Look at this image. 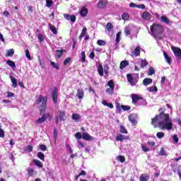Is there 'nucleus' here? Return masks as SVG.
<instances>
[{
  "label": "nucleus",
  "mask_w": 181,
  "mask_h": 181,
  "mask_svg": "<svg viewBox=\"0 0 181 181\" xmlns=\"http://www.w3.org/2000/svg\"><path fill=\"white\" fill-rule=\"evenodd\" d=\"M70 62H71V58L70 57L66 58L64 61V66H67V64H69Z\"/></svg>",
  "instance_id": "54"
},
{
  "label": "nucleus",
  "mask_w": 181,
  "mask_h": 181,
  "mask_svg": "<svg viewBox=\"0 0 181 181\" xmlns=\"http://www.w3.org/2000/svg\"><path fill=\"white\" fill-rule=\"evenodd\" d=\"M39 148L40 150L42 151V152H46V151H47V146H46V145L45 144H40L39 146Z\"/></svg>",
  "instance_id": "45"
},
{
  "label": "nucleus",
  "mask_w": 181,
  "mask_h": 181,
  "mask_svg": "<svg viewBox=\"0 0 181 181\" xmlns=\"http://www.w3.org/2000/svg\"><path fill=\"white\" fill-rule=\"evenodd\" d=\"M163 56L165 57V61L168 64H172V58L168 55V53L166 52H163Z\"/></svg>",
  "instance_id": "19"
},
{
  "label": "nucleus",
  "mask_w": 181,
  "mask_h": 181,
  "mask_svg": "<svg viewBox=\"0 0 181 181\" xmlns=\"http://www.w3.org/2000/svg\"><path fill=\"white\" fill-rule=\"evenodd\" d=\"M76 95L79 100H83V98H84V90L78 88L77 90Z\"/></svg>",
  "instance_id": "15"
},
{
  "label": "nucleus",
  "mask_w": 181,
  "mask_h": 181,
  "mask_svg": "<svg viewBox=\"0 0 181 181\" xmlns=\"http://www.w3.org/2000/svg\"><path fill=\"white\" fill-rule=\"evenodd\" d=\"M97 44L98 45V46H105V41L103 40H98L97 41Z\"/></svg>",
  "instance_id": "53"
},
{
  "label": "nucleus",
  "mask_w": 181,
  "mask_h": 181,
  "mask_svg": "<svg viewBox=\"0 0 181 181\" xmlns=\"http://www.w3.org/2000/svg\"><path fill=\"white\" fill-rule=\"evenodd\" d=\"M127 81L130 83L131 86H135L138 83V80L134 78V76H132V74H127Z\"/></svg>",
  "instance_id": "8"
},
{
  "label": "nucleus",
  "mask_w": 181,
  "mask_h": 181,
  "mask_svg": "<svg viewBox=\"0 0 181 181\" xmlns=\"http://www.w3.org/2000/svg\"><path fill=\"white\" fill-rule=\"evenodd\" d=\"M161 22L163 23H166V25H169L170 23V21H169V18L166 16H163L160 17Z\"/></svg>",
  "instance_id": "27"
},
{
  "label": "nucleus",
  "mask_w": 181,
  "mask_h": 181,
  "mask_svg": "<svg viewBox=\"0 0 181 181\" xmlns=\"http://www.w3.org/2000/svg\"><path fill=\"white\" fill-rule=\"evenodd\" d=\"M51 66H52L54 69H56V70H59L60 69V66H59V64H56L54 62H51Z\"/></svg>",
  "instance_id": "47"
},
{
  "label": "nucleus",
  "mask_w": 181,
  "mask_h": 181,
  "mask_svg": "<svg viewBox=\"0 0 181 181\" xmlns=\"http://www.w3.org/2000/svg\"><path fill=\"white\" fill-rule=\"evenodd\" d=\"M121 35H122V33L121 31H119L116 34V39H115V46L117 47L118 45H119V42L121 41Z\"/></svg>",
  "instance_id": "14"
},
{
  "label": "nucleus",
  "mask_w": 181,
  "mask_h": 181,
  "mask_svg": "<svg viewBox=\"0 0 181 181\" xmlns=\"http://www.w3.org/2000/svg\"><path fill=\"white\" fill-rule=\"evenodd\" d=\"M25 57L28 60H32V56H30V52H29V49L25 50Z\"/></svg>",
  "instance_id": "52"
},
{
  "label": "nucleus",
  "mask_w": 181,
  "mask_h": 181,
  "mask_svg": "<svg viewBox=\"0 0 181 181\" xmlns=\"http://www.w3.org/2000/svg\"><path fill=\"white\" fill-rule=\"evenodd\" d=\"M120 132H121V134H128V130H127V128H125L124 126L121 125L120 126Z\"/></svg>",
  "instance_id": "42"
},
{
  "label": "nucleus",
  "mask_w": 181,
  "mask_h": 181,
  "mask_svg": "<svg viewBox=\"0 0 181 181\" xmlns=\"http://www.w3.org/2000/svg\"><path fill=\"white\" fill-rule=\"evenodd\" d=\"M27 172L30 177H32L33 176V175H35V170H33V168H27Z\"/></svg>",
  "instance_id": "39"
},
{
  "label": "nucleus",
  "mask_w": 181,
  "mask_h": 181,
  "mask_svg": "<svg viewBox=\"0 0 181 181\" xmlns=\"http://www.w3.org/2000/svg\"><path fill=\"white\" fill-rule=\"evenodd\" d=\"M141 149L144 152H149V148H148L144 144H141Z\"/></svg>",
  "instance_id": "57"
},
{
  "label": "nucleus",
  "mask_w": 181,
  "mask_h": 181,
  "mask_svg": "<svg viewBox=\"0 0 181 181\" xmlns=\"http://www.w3.org/2000/svg\"><path fill=\"white\" fill-rule=\"evenodd\" d=\"M122 18L123 19V21H128V19H129V14L124 13L122 15Z\"/></svg>",
  "instance_id": "43"
},
{
  "label": "nucleus",
  "mask_w": 181,
  "mask_h": 181,
  "mask_svg": "<svg viewBox=\"0 0 181 181\" xmlns=\"http://www.w3.org/2000/svg\"><path fill=\"white\" fill-rule=\"evenodd\" d=\"M116 159L119 162H121V163H124V162H125V156H117L116 157Z\"/></svg>",
  "instance_id": "35"
},
{
  "label": "nucleus",
  "mask_w": 181,
  "mask_h": 181,
  "mask_svg": "<svg viewBox=\"0 0 181 181\" xmlns=\"http://www.w3.org/2000/svg\"><path fill=\"white\" fill-rule=\"evenodd\" d=\"M87 35V28L83 27L82 29V31L81 33V35H79V39L81 40L84 36Z\"/></svg>",
  "instance_id": "26"
},
{
  "label": "nucleus",
  "mask_w": 181,
  "mask_h": 181,
  "mask_svg": "<svg viewBox=\"0 0 181 181\" xmlns=\"http://www.w3.org/2000/svg\"><path fill=\"white\" fill-rule=\"evenodd\" d=\"M115 107H116V112L119 113L121 112V108H122V107H121V104H119V102L117 101L115 102Z\"/></svg>",
  "instance_id": "33"
},
{
  "label": "nucleus",
  "mask_w": 181,
  "mask_h": 181,
  "mask_svg": "<svg viewBox=\"0 0 181 181\" xmlns=\"http://www.w3.org/2000/svg\"><path fill=\"white\" fill-rule=\"evenodd\" d=\"M82 139H84V141H94V137L91 136L87 132H83L82 134Z\"/></svg>",
  "instance_id": "10"
},
{
  "label": "nucleus",
  "mask_w": 181,
  "mask_h": 181,
  "mask_svg": "<svg viewBox=\"0 0 181 181\" xmlns=\"http://www.w3.org/2000/svg\"><path fill=\"white\" fill-rule=\"evenodd\" d=\"M27 151H28V152H32V151H33V146L28 145L27 146Z\"/></svg>",
  "instance_id": "64"
},
{
  "label": "nucleus",
  "mask_w": 181,
  "mask_h": 181,
  "mask_svg": "<svg viewBox=\"0 0 181 181\" xmlns=\"http://www.w3.org/2000/svg\"><path fill=\"white\" fill-rule=\"evenodd\" d=\"M94 57H95V54H94V52H90L89 54V58L94 60Z\"/></svg>",
  "instance_id": "61"
},
{
  "label": "nucleus",
  "mask_w": 181,
  "mask_h": 181,
  "mask_svg": "<svg viewBox=\"0 0 181 181\" xmlns=\"http://www.w3.org/2000/svg\"><path fill=\"white\" fill-rule=\"evenodd\" d=\"M15 54V49H10L6 51V57H12Z\"/></svg>",
  "instance_id": "24"
},
{
  "label": "nucleus",
  "mask_w": 181,
  "mask_h": 181,
  "mask_svg": "<svg viewBox=\"0 0 181 181\" xmlns=\"http://www.w3.org/2000/svg\"><path fill=\"white\" fill-rule=\"evenodd\" d=\"M80 118H81V116L80 115V114H73L72 115V119H74V121H78V119H80Z\"/></svg>",
  "instance_id": "38"
},
{
  "label": "nucleus",
  "mask_w": 181,
  "mask_h": 181,
  "mask_svg": "<svg viewBox=\"0 0 181 181\" xmlns=\"http://www.w3.org/2000/svg\"><path fill=\"white\" fill-rule=\"evenodd\" d=\"M147 90L149 93H156V91H158V88L156 86H151L148 88Z\"/></svg>",
  "instance_id": "37"
},
{
  "label": "nucleus",
  "mask_w": 181,
  "mask_h": 181,
  "mask_svg": "<svg viewBox=\"0 0 181 181\" xmlns=\"http://www.w3.org/2000/svg\"><path fill=\"white\" fill-rule=\"evenodd\" d=\"M160 112L156 115L153 119H151V124L154 128H159L160 129H167L170 131L173 128V124L170 119V116L168 113H165V109L160 108Z\"/></svg>",
  "instance_id": "1"
},
{
  "label": "nucleus",
  "mask_w": 181,
  "mask_h": 181,
  "mask_svg": "<svg viewBox=\"0 0 181 181\" xmlns=\"http://www.w3.org/2000/svg\"><path fill=\"white\" fill-rule=\"evenodd\" d=\"M156 136L158 139H162V138H165V133L163 132H158L156 134Z\"/></svg>",
  "instance_id": "40"
},
{
  "label": "nucleus",
  "mask_w": 181,
  "mask_h": 181,
  "mask_svg": "<svg viewBox=\"0 0 181 181\" xmlns=\"http://www.w3.org/2000/svg\"><path fill=\"white\" fill-rule=\"evenodd\" d=\"M125 139H127V137L121 134H117L115 138L116 141H119L120 142H122V141H125Z\"/></svg>",
  "instance_id": "21"
},
{
  "label": "nucleus",
  "mask_w": 181,
  "mask_h": 181,
  "mask_svg": "<svg viewBox=\"0 0 181 181\" xmlns=\"http://www.w3.org/2000/svg\"><path fill=\"white\" fill-rule=\"evenodd\" d=\"M153 74H155V69L151 68L148 70V76H153Z\"/></svg>",
  "instance_id": "58"
},
{
  "label": "nucleus",
  "mask_w": 181,
  "mask_h": 181,
  "mask_svg": "<svg viewBox=\"0 0 181 181\" xmlns=\"http://www.w3.org/2000/svg\"><path fill=\"white\" fill-rule=\"evenodd\" d=\"M11 80L13 88H16V87H18V81H16V78L11 76Z\"/></svg>",
  "instance_id": "29"
},
{
  "label": "nucleus",
  "mask_w": 181,
  "mask_h": 181,
  "mask_svg": "<svg viewBox=\"0 0 181 181\" xmlns=\"http://www.w3.org/2000/svg\"><path fill=\"white\" fill-rule=\"evenodd\" d=\"M37 158L42 162H45V154L42 152H38L37 155Z\"/></svg>",
  "instance_id": "36"
},
{
  "label": "nucleus",
  "mask_w": 181,
  "mask_h": 181,
  "mask_svg": "<svg viewBox=\"0 0 181 181\" xmlns=\"http://www.w3.org/2000/svg\"><path fill=\"white\" fill-rule=\"evenodd\" d=\"M149 84H152V78H146L143 80V85L144 86H149Z\"/></svg>",
  "instance_id": "22"
},
{
  "label": "nucleus",
  "mask_w": 181,
  "mask_h": 181,
  "mask_svg": "<svg viewBox=\"0 0 181 181\" xmlns=\"http://www.w3.org/2000/svg\"><path fill=\"white\" fill-rule=\"evenodd\" d=\"M139 180L140 181H148V180H149V175H148L147 173L141 174L139 177Z\"/></svg>",
  "instance_id": "18"
},
{
  "label": "nucleus",
  "mask_w": 181,
  "mask_h": 181,
  "mask_svg": "<svg viewBox=\"0 0 181 181\" xmlns=\"http://www.w3.org/2000/svg\"><path fill=\"white\" fill-rule=\"evenodd\" d=\"M133 54L136 57H137V56H139V54H141V47L139 46L136 47Z\"/></svg>",
  "instance_id": "28"
},
{
  "label": "nucleus",
  "mask_w": 181,
  "mask_h": 181,
  "mask_svg": "<svg viewBox=\"0 0 181 181\" xmlns=\"http://www.w3.org/2000/svg\"><path fill=\"white\" fill-rule=\"evenodd\" d=\"M64 17L65 18V19H66V21H71L72 23H76V16L74 15L64 14Z\"/></svg>",
  "instance_id": "11"
},
{
  "label": "nucleus",
  "mask_w": 181,
  "mask_h": 181,
  "mask_svg": "<svg viewBox=\"0 0 181 181\" xmlns=\"http://www.w3.org/2000/svg\"><path fill=\"white\" fill-rule=\"evenodd\" d=\"M38 40L39 42H45V36L43 34H38Z\"/></svg>",
  "instance_id": "55"
},
{
  "label": "nucleus",
  "mask_w": 181,
  "mask_h": 181,
  "mask_svg": "<svg viewBox=\"0 0 181 181\" xmlns=\"http://www.w3.org/2000/svg\"><path fill=\"white\" fill-rule=\"evenodd\" d=\"M107 86L111 88V90H114V81H112V80L107 82Z\"/></svg>",
  "instance_id": "50"
},
{
  "label": "nucleus",
  "mask_w": 181,
  "mask_h": 181,
  "mask_svg": "<svg viewBox=\"0 0 181 181\" xmlns=\"http://www.w3.org/2000/svg\"><path fill=\"white\" fill-rule=\"evenodd\" d=\"M132 104H136L139 100H142V98L139 97L138 95L132 94Z\"/></svg>",
  "instance_id": "13"
},
{
  "label": "nucleus",
  "mask_w": 181,
  "mask_h": 181,
  "mask_svg": "<svg viewBox=\"0 0 181 181\" xmlns=\"http://www.w3.org/2000/svg\"><path fill=\"white\" fill-rule=\"evenodd\" d=\"M121 107L123 111H129V110H131V106L129 105H122Z\"/></svg>",
  "instance_id": "46"
},
{
  "label": "nucleus",
  "mask_w": 181,
  "mask_h": 181,
  "mask_svg": "<svg viewBox=\"0 0 181 181\" xmlns=\"http://www.w3.org/2000/svg\"><path fill=\"white\" fill-rule=\"evenodd\" d=\"M108 5V0H99L97 4L98 9H105Z\"/></svg>",
  "instance_id": "7"
},
{
  "label": "nucleus",
  "mask_w": 181,
  "mask_h": 181,
  "mask_svg": "<svg viewBox=\"0 0 181 181\" xmlns=\"http://www.w3.org/2000/svg\"><path fill=\"white\" fill-rule=\"evenodd\" d=\"M53 5V0H46V6L50 8Z\"/></svg>",
  "instance_id": "51"
},
{
  "label": "nucleus",
  "mask_w": 181,
  "mask_h": 181,
  "mask_svg": "<svg viewBox=\"0 0 181 181\" xmlns=\"http://www.w3.org/2000/svg\"><path fill=\"white\" fill-rule=\"evenodd\" d=\"M175 57H177L178 59H181V49L180 48L177 47H171Z\"/></svg>",
  "instance_id": "9"
},
{
  "label": "nucleus",
  "mask_w": 181,
  "mask_h": 181,
  "mask_svg": "<svg viewBox=\"0 0 181 181\" xmlns=\"http://www.w3.org/2000/svg\"><path fill=\"white\" fill-rule=\"evenodd\" d=\"M141 18L144 19V21H149L152 16H151V13L144 11L141 14Z\"/></svg>",
  "instance_id": "12"
},
{
  "label": "nucleus",
  "mask_w": 181,
  "mask_h": 181,
  "mask_svg": "<svg viewBox=\"0 0 181 181\" xmlns=\"http://www.w3.org/2000/svg\"><path fill=\"white\" fill-rule=\"evenodd\" d=\"M102 104H103V105H105V107H109L110 110H112V108H114V105H112V103H108L107 100H103Z\"/></svg>",
  "instance_id": "32"
},
{
  "label": "nucleus",
  "mask_w": 181,
  "mask_h": 181,
  "mask_svg": "<svg viewBox=\"0 0 181 181\" xmlns=\"http://www.w3.org/2000/svg\"><path fill=\"white\" fill-rule=\"evenodd\" d=\"M88 13V9L87 8L83 7L80 11V15L82 16V18H86L87 16V14Z\"/></svg>",
  "instance_id": "17"
},
{
  "label": "nucleus",
  "mask_w": 181,
  "mask_h": 181,
  "mask_svg": "<svg viewBox=\"0 0 181 181\" xmlns=\"http://www.w3.org/2000/svg\"><path fill=\"white\" fill-rule=\"evenodd\" d=\"M6 63L8 66H10V67H11V69H16V64H15V62H13V61L7 60Z\"/></svg>",
  "instance_id": "31"
},
{
  "label": "nucleus",
  "mask_w": 181,
  "mask_h": 181,
  "mask_svg": "<svg viewBox=\"0 0 181 181\" xmlns=\"http://www.w3.org/2000/svg\"><path fill=\"white\" fill-rule=\"evenodd\" d=\"M148 64H149L148 61H146V59H141V64L140 65V67L141 69H145V67H146V66H148Z\"/></svg>",
  "instance_id": "34"
},
{
  "label": "nucleus",
  "mask_w": 181,
  "mask_h": 181,
  "mask_svg": "<svg viewBox=\"0 0 181 181\" xmlns=\"http://www.w3.org/2000/svg\"><path fill=\"white\" fill-rule=\"evenodd\" d=\"M40 105L39 110L42 117L38 118L35 121V124H43L46 121V116H45V112H46V108H47V97H43L42 95H39L37 99L35 101L37 105Z\"/></svg>",
  "instance_id": "2"
},
{
  "label": "nucleus",
  "mask_w": 181,
  "mask_h": 181,
  "mask_svg": "<svg viewBox=\"0 0 181 181\" xmlns=\"http://www.w3.org/2000/svg\"><path fill=\"white\" fill-rule=\"evenodd\" d=\"M139 9H145V4H138L137 7Z\"/></svg>",
  "instance_id": "63"
},
{
  "label": "nucleus",
  "mask_w": 181,
  "mask_h": 181,
  "mask_svg": "<svg viewBox=\"0 0 181 181\" xmlns=\"http://www.w3.org/2000/svg\"><path fill=\"white\" fill-rule=\"evenodd\" d=\"M48 26L49 28V30L54 33V35H57V28H56L54 25H52V23H49Z\"/></svg>",
  "instance_id": "23"
},
{
  "label": "nucleus",
  "mask_w": 181,
  "mask_h": 181,
  "mask_svg": "<svg viewBox=\"0 0 181 181\" xmlns=\"http://www.w3.org/2000/svg\"><path fill=\"white\" fill-rule=\"evenodd\" d=\"M64 52H66V49H57L55 53H57V57L60 59L63 56Z\"/></svg>",
  "instance_id": "25"
},
{
  "label": "nucleus",
  "mask_w": 181,
  "mask_h": 181,
  "mask_svg": "<svg viewBox=\"0 0 181 181\" xmlns=\"http://www.w3.org/2000/svg\"><path fill=\"white\" fill-rule=\"evenodd\" d=\"M59 117L60 121H66V112L64 110H59Z\"/></svg>",
  "instance_id": "16"
},
{
  "label": "nucleus",
  "mask_w": 181,
  "mask_h": 181,
  "mask_svg": "<svg viewBox=\"0 0 181 181\" xmlns=\"http://www.w3.org/2000/svg\"><path fill=\"white\" fill-rule=\"evenodd\" d=\"M0 138H5V132L2 129H0Z\"/></svg>",
  "instance_id": "60"
},
{
  "label": "nucleus",
  "mask_w": 181,
  "mask_h": 181,
  "mask_svg": "<svg viewBox=\"0 0 181 181\" xmlns=\"http://www.w3.org/2000/svg\"><path fill=\"white\" fill-rule=\"evenodd\" d=\"M159 155H160V156H166V153L165 152V148H163V147H162V148H160Z\"/></svg>",
  "instance_id": "56"
},
{
  "label": "nucleus",
  "mask_w": 181,
  "mask_h": 181,
  "mask_svg": "<svg viewBox=\"0 0 181 181\" xmlns=\"http://www.w3.org/2000/svg\"><path fill=\"white\" fill-rule=\"evenodd\" d=\"M124 35L126 36H129V35H131V29H129V28L126 27L124 28Z\"/></svg>",
  "instance_id": "44"
},
{
  "label": "nucleus",
  "mask_w": 181,
  "mask_h": 181,
  "mask_svg": "<svg viewBox=\"0 0 181 181\" xmlns=\"http://www.w3.org/2000/svg\"><path fill=\"white\" fill-rule=\"evenodd\" d=\"M128 119L129 121V122H131L132 125L133 127H135V125H136V124H138V115L135 114V113H132L130 114L128 116Z\"/></svg>",
  "instance_id": "5"
},
{
  "label": "nucleus",
  "mask_w": 181,
  "mask_h": 181,
  "mask_svg": "<svg viewBox=\"0 0 181 181\" xmlns=\"http://www.w3.org/2000/svg\"><path fill=\"white\" fill-rule=\"evenodd\" d=\"M44 116L46 117V119L49 118V121L52 120V115H50V113H47V114L44 113Z\"/></svg>",
  "instance_id": "59"
},
{
  "label": "nucleus",
  "mask_w": 181,
  "mask_h": 181,
  "mask_svg": "<svg viewBox=\"0 0 181 181\" xmlns=\"http://www.w3.org/2000/svg\"><path fill=\"white\" fill-rule=\"evenodd\" d=\"M150 30L156 37H158V39H163V33L165 32L163 25L154 23L151 26Z\"/></svg>",
  "instance_id": "3"
},
{
  "label": "nucleus",
  "mask_w": 181,
  "mask_h": 181,
  "mask_svg": "<svg viewBox=\"0 0 181 181\" xmlns=\"http://www.w3.org/2000/svg\"><path fill=\"white\" fill-rule=\"evenodd\" d=\"M127 66H129V62H128V61L124 60V61H122L120 62V66H119V69H121V70L125 69L127 67Z\"/></svg>",
  "instance_id": "20"
},
{
  "label": "nucleus",
  "mask_w": 181,
  "mask_h": 181,
  "mask_svg": "<svg viewBox=\"0 0 181 181\" xmlns=\"http://www.w3.org/2000/svg\"><path fill=\"white\" fill-rule=\"evenodd\" d=\"M147 145H148L149 146H155V145H156V143H155V141H148Z\"/></svg>",
  "instance_id": "62"
},
{
  "label": "nucleus",
  "mask_w": 181,
  "mask_h": 181,
  "mask_svg": "<svg viewBox=\"0 0 181 181\" xmlns=\"http://www.w3.org/2000/svg\"><path fill=\"white\" fill-rule=\"evenodd\" d=\"M74 136L76 138V139H81L83 138V134L81 135V133L80 132H76L74 134Z\"/></svg>",
  "instance_id": "49"
},
{
  "label": "nucleus",
  "mask_w": 181,
  "mask_h": 181,
  "mask_svg": "<svg viewBox=\"0 0 181 181\" xmlns=\"http://www.w3.org/2000/svg\"><path fill=\"white\" fill-rule=\"evenodd\" d=\"M33 162L35 165V166H38V168H43V163H42L40 160L34 159L33 160Z\"/></svg>",
  "instance_id": "30"
},
{
  "label": "nucleus",
  "mask_w": 181,
  "mask_h": 181,
  "mask_svg": "<svg viewBox=\"0 0 181 181\" xmlns=\"http://www.w3.org/2000/svg\"><path fill=\"white\" fill-rule=\"evenodd\" d=\"M81 62L82 63H86V52H81Z\"/></svg>",
  "instance_id": "48"
},
{
  "label": "nucleus",
  "mask_w": 181,
  "mask_h": 181,
  "mask_svg": "<svg viewBox=\"0 0 181 181\" xmlns=\"http://www.w3.org/2000/svg\"><path fill=\"white\" fill-rule=\"evenodd\" d=\"M59 98V89L57 88L54 87L52 92V98L54 104H57V98Z\"/></svg>",
  "instance_id": "6"
},
{
  "label": "nucleus",
  "mask_w": 181,
  "mask_h": 181,
  "mask_svg": "<svg viewBox=\"0 0 181 181\" xmlns=\"http://www.w3.org/2000/svg\"><path fill=\"white\" fill-rule=\"evenodd\" d=\"M98 73L100 77L104 76V73L105 76H108L110 73V66H108V64H105L103 68V64H99L98 66Z\"/></svg>",
  "instance_id": "4"
},
{
  "label": "nucleus",
  "mask_w": 181,
  "mask_h": 181,
  "mask_svg": "<svg viewBox=\"0 0 181 181\" xmlns=\"http://www.w3.org/2000/svg\"><path fill=\"white\" fill-rule=\"evenodd\" d=\"M112 28H114V26L112 25V23H107L106 29H107V32H111Z\"/></svg>",
  "instance_id": "41"
}]
</instances>
